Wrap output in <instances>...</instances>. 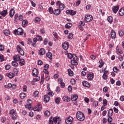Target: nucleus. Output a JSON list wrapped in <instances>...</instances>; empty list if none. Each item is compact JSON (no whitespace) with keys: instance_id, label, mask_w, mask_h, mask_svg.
Wrapping results in <instances>:
<instances>
[{"instance_id":"obj_38","label":"nucleus","mask_w":124,"mask_h":124,"mask_svg":"<svg viewBox=\"0 0 124 124\" xmlns=\"http://www.w3.org/2000/svg\"><path fill=\"white\" fill-rule=\"evenodd\" d=\"M20 97L22 99H23V98H25V97H26V93H21L20 94Z\"/></svg>"},{"instance_id":"obj_3","label":"nucleus","mask_w":124,"mask_h":124,"mask_svg":"<svg viewBox=\"0 0 124 124\" xmlns=\"http://www.w3.org/2000/svg\"><path fill=\"white\" fill-rule=\"evenodd\" d=\"M10 114L13 120L16 119V118H17V115L16 114V112H15V110L13 109L11 110H10Z\"/></svg>"},{"instance_id":"obj_43","label":"nucleus","mask_w":124,"mask_h":124,"mask_svg":"<svg viewBox=\"0 0 124 124\" xmlns=\"http://www.w3.org/2000/svg\"><path fill=\"white\" fill-rule=\"evenodd\" d=\"M0 60L1 62L4 61V57H3V55H2L1 54H0Z\"/></svg>"},{"instance_id":"obj_12","label":"nucleus","mask_w":124,"mask_h":124,"mask_svg":"<svg viewBox=\"0 0 124 124\" xmlns=\"http://www.w3.org/2000/svg\"><path fill=\"white\" fill-rule=\"evenodd\" d=\"M62 47L64 50H67V49H68V47H69L68 43H63L62 45Z\"/></svg>"},{"instance_id":"obj_45","label":"nucleus","mask_w":124,"mask_h":124,"mask_svg":"<svg viewBox=\"0 0 124 124\" xmlns=\"http://www.w3.org/2000/svg\"><path fill=\"white\" fill-rule=\"evenodd\" d=\"M70 82L71 85H75L76 84V80L75 79H72Z\"/></svg>"},{"instance_id":"obj_7","label":"nucleus","mask_w":124,"mask_h":124,"mask_svg":"<svg viewBox=\"0 0 124 124\" xmlns=\"http://www.w3.org/2000/svg\"><path fill=\"white\" fill-rule=\"evenodd\" d=\"M73 122V118L72 117L70 116L66 118L65 120V123L67 124H72Z\"/></svg>"},{"instance_id":"obj_33","label":"nucleus","mask_w":124,"mask_h":124,"mask_svg":"<svg viewBox=\"0 0 124 124\" xmlns=\"http://www.w3.org/2000/svg\"><path fill=\"white\" fill-rule=\"evenodd\" d=\"M25 107L27 109H29L30 111H31V110H32V107L31 105L27 104V105H25Z\"/></svg>"},{"instance_id":"obj_56","label":"nucleus","mask_w":124,"mask_h":124,"mask_svg":"<svg viewBox=\"0 0 124 124\" xmlns=\"http://www.w3.org/2000/svg\"><path fill=\"white\" fill-rule=\"evenodd\" d=\"M39 93V92L38 91H36L34 92V96L36 97L37 95H38V94Z\"/></svg>"},{"instance_id":"obj_32","label":"nucleus","mask_w":124,"mask_h":124,"mask_svg":"<svg viewBox=\"0 0 124 124\" xmlns=\"http://www.w3.org/2000/svg\"><path fill=\"white\" fill-rule=\"evenodd\" d=\"M16 62V61H14L12 62V64L13 66H14L15 67H17V66H18V63Z\"/></svg>"},{"instance_id":"obj_15","label":"nucleus","mask_w":124,"mask_h":124,"mask_svg":"<svg viewBox=\"0 0 124 124\" xmlns=\"http://www.w3.org/2000/svg\"><path fill=\"white\" fill-rule=\"evenodd\" d=\"M32 73H33V76H34L35 77L37 76L38 75V70L36 68H34L32 70Z\"/></svg>"},{"instance_id":"obj_4","label":"nucleus","mask_w":124,"mask_h":124,"mask_svg":"<svg viewBox=\"0 0 124 124\" xmlns=\"http://www.w3.org/2000/svg\"><path fill=\"white\" fill-rule=\"evenodd\" d=\"M14 33L17 35H23V29L21 28H18L17 30H16L14 31Z\"/></svg>"},{"instance_id":"obj_23","label":"nucleus","mask_w":124,"mask_h":124,"mask_svg":"<svg viewBox=\"0 0 124 124\" xmlns=\"http://www.w3.org/2000/svg\"><path fill=\"white\" fill-rule=\"evenodd\" d=\"M3 33L6 36H8L10 34V31L8 30H4L3 31Z\"/></svg>"},{"instance_id":"obj_22","label":"nucleus","mask_w":124,"mask_h":124,"mask_svg":"<svg viewBox=\"0 0 124 124\" xmlns=\"http://www.w3.org/2000/svg\"><path fill=\"white\" fill-rule=\"evenodd\" d=\"M113 112H114V111L113 110V109L112 108L109 109L108 112V117H111V116H113Z\"/></svg>"},{"instance_id":"obj_19","label":"nucleus","mask_w":124,"mask_h":124,"mask_svg":"<svg viewBox=\"0 0 124 124\" xmlns=\"http://www.w3.org/2000/svg\"><path fill=\"white\" fill-rule=\"evenodd\" d=\"M45 54V49L43 48H42L39 50V55L40 56H43Z\"/></svg>"},{"instance_id":"obj_49","label":"nucleus","mask_w":124,"mask_h":124,"mask_svg":"<svg viewBox=\"0 0 124 124\" xmlns=\"http://www.w3.org/2000/svg\"><path fill=\"white\" fill-rule=\"evenodd\" d=\"M104 106H107V103H108V102L107 101V100L104 99L103 101Z\"/></svg>"},{"instance_id":"obj_57","label":"nucleus","mask_w":124,"mask_h":124,"mask_svg":"<svg viewBox=\"0 0 124 124\" xmlns=\"http://www.w3.org/2000/svg\"><path fill=\"white\" fill-rule=\"evenodd\" d=\"M113 71L114 72H118L119 71V69H118L116 67H114L113 68Z\"/></svg>"},{"instance_id":"obj_64","label":"nucleus","mask_w":124,"mask_h":124,"mask_svg":"<svg viewBox=\"0 0 124 124\" xmlns=\"http://www.w3.org/2000/svg\"><path fill=\"white\" fill-rule=\"evenodd\" d=\"M4 50V46L2 45H0V51H3Z\"/></svg>"},{"instance_id":"obj_21","label":"nucleus","mask_w":124,"mask_h":124,"mask_svg":"<svg viewBox=\"0 0 124 124\" xmlns=\"http://www.w3.org/2000/svg\"><path fill=\"white\" fill-rule=\"evenodd\" d=\"M58 82L61 84V88H64V83L62 81V79H58Z\"/></svg>"},{"instance_id":"obj_54","label":"nucleus","mask_w":124,"mask_h":124,"mask_svg":"<svg viewBox=\"0 0 124 124\" xmlns=\"http://www.w3.org/2000/svg\"><path fill=\"white\" fill-rule=\"evenodd\" d=\"M43 64V62L41 60H38V65H42Z\"/></svg>"},{"instance_id":"obj_50","label":"nucleus","mask_w":124,"mask_h":124,"mask_svg":"<svg viewBox=\"0 0 124 124\" xmlns=\"http://www.w3.org/2000/svg\"><path fill=\"white\" fill-rule=\"evenodd\" d=\"M36 38L37 40H38V41H41V40H42V37L39 35H37Z\"/></svg>"},{"instance_id":"obj_10","label":"nucleus","mask_w":124,"mask_h":124,"mask_svg":"<svg viewBox=\"0 0 124 124\" xmlns=\"http://www.w3.org/2000/svg\"><path fill=\"white\" fill-rule=\"evenodd\" d=\"M119 8H120V7L119 6V5L114 6L112 7V11H113V13L116 14V13H117L118 12Z\"/></svg>"},{"instance_id":"obj_39","label":"nucleus","mask_w":124,"mask_h":124,"mask_svg":"<svg viewBox=\"0 0 124 124\" xmlns=\"http://www.w3.org/2000/svg\"><path fill=\"white\" fill-rule=\"evenodd\" d=\"M45 115L46 117H49V116H50L51 115V113H50V111H49L48 110H46L45 112Z\"/></svg>"},{"instance_id":"obj_29","label":"nucleus","mask_w":124,"mask_h":124,"mask_svg":"<svg viewBox=\"0 0 124 124\" xmlns=\"http://www.w3.org/2000/svg\"><path fill=\"white\" fill-rule=\"evenodd\" d=\"M19 63L21 66H23V65H25V60L21 59H19Z\"/></svg>"},{"instance_id":"obj_6","label":"nucleus","mask_w":124,"mask_h":124,"mask_svg":"<svg viewBox=\"0 0 124 124\" xmlns=\"http://www.w3.org/2000/svg\"><path fill=\"white\" fill-rule=\"evenodd\" d=\"M57 6H59L60 10H63L64 9V4L62 3L61 1H58L56 3Z\"/></svg>"},{"instance_id":"obj_27","label":"nucleus","mask_w":124,"mask_h":124,"mask_svg":"<svg viewBox=\"0 0 124 124\" xmlns=\"http://www.w3.org/2000/svg\"><path fill=\"white\" fill-rule=\"evenodd\" d=\"M111 36L112 39H115L116 38V32L114 31H112L111 32Z\"/></svg>"},{"instance_id":"obj_5","label":"nucleus","mask_w":124,"mask_h":124,"mask_svg":"<svg viewBox=\"0 0 124 124\" xmlns=\"http://www.w3.org/2000/svg\"><path fill=\"white\" fill-rule=\"evenodd\" d=\"M16 49H17V51L18 52V53L20 54L21 56H24V55H25V52L24 51L23 49L21 48V46H20L19 45L17 46Z\"/></svg>"},{"instance_id":"obj_11","label":"nucleus","mask_w":124,"mask_h":124,"mask_svg":"<svg viewBox=\"0 0 124 124\" xmlns=\"http://www.w3.org/2000/svg\"><path fill=\"white\" fill-rule=\"evenodd\" d=\"M62 121L60 119V117L56 116L54 118V123L55 124H61Z\"/></svg>"},{"instance_id":"obj_53","label":"nucleus","mask_w":124,"mask_h":124,"mask_svg":"<svg viewBox=\"0 0 124 124\" xmlns=\"http://www.w3.org/2000/svg\"><path fill=\"white\" fill-rule=\"evenodd\" d=\"M118 59L121 62H123L124 61V57H123L122 55L119 56Z\"/></svg>"},{"instance_id":"obj_30","label":"nucleus","mask_w":124,"mask_h":124,"mask_svg":"<svg viewBox=\"0 0 124 124\" xmlns=\"http://www.w3.org/2000/svg\"><path fill=\"white\" fill-rule=\"evenodd\" d=\"M119 15H120V16H123L124 15V10L123 8L120 9Z\"/></svg>"},{"instance_id":"obj_41","label":"nucleus","mask_w":124,"mask_h":124,"mask_svg":"<svg viewBox=\"0 0 124 124\" xmlns=\"http://www.w3.org/2000/svg\"><path fill=\"white\" fill-rule=\"evenodd\" d=\"M71 63L73 65H77L78 64V63L76 62V61H74L73 59L71 61Z\"/></svg>"},{"instance_id":"obj_51","label":"nucleus","mask_w":124,"mask_h":124,"mask_svg":"<svg viewBox=\"0 0 124 124\" xmlns=\"http://www.w3.org/2000/svg\"><path fill=\"white\" fill-rule=\"evenodd\" d=\"M93 106L94 107H96L98 106V101H94L93 102Z\"/></svg>"},{"instance_id":"obj_13","label":"nucleus","mask_w":124,"mask_h":124,"mask_svg":"<svg viewBox=\"0 0 124 124\" xmlns=\"http://www.w3.org/2000/svg\"><path fill=\"white\" fill-rule=\"evenodd\" d=\"M62 100L65 102H69L70 101V97H68V96H64L62 97Z\"/></svg>"},{"instance_id":"obj_9","label":"nucleus","mask_w":124,"mask_h":124,"mask_svg":"<svg viewBox=\"0 0 124 124\" xmlns=\"http://www.w3.org/2000/svg\"><path fill=\"white\" fill-rule=\"evenodd\" d=\"M33 110L34 111H37V112H39V111H41V110H42V106L39 104L37 107H35Z\"/></svg>"},{"instance_id":"obj_47","label":"nucleus","mask_w":124,"mask_h":124,"mask_svg":"<svg viewBox=\"0 0 124 124\" xmlns=\"http://www.w3.org/2000/svg\"><path fill=\"white\" fill-rule=\"evenodd\" d=\"M68 39H72L73 38V34L70 33L68 36Z\"/></svg>"},{"instance_id":"obj_18","label":"nucleus","mask_w":124,"mask_h":124,"mask_svg":"<svg viewBox=\"0 0 124 124\" xmlns=\"http://www.w3.org/2000/svg\"><path fill=\"white\" fill-rule=\"evenodd\" d=\"M14 14H15V10H14V9H12L10 11V16L12 18V17H13V16H14Z\"/></svg>"},{"instance_id":"obj_58","label":"nucleus","mask_w":124,"mask_h":124,"mask_svg":"<svg viewBox=\"0 0 124 124\" xmlns=\"http://www.w3.org/2000/svg\"><path fill=\"white\" fill-rule=\"evenodd\" d=\"M112 121H113V118H112V117H108V123H111L112 122Z\"/></svg>"},{"instance_id":"obj_40","label":"nucleus","mask_w":124,"mask_h":124,"mask_svg":"<svg viewBox=\"0 0 124 124\" xmlns=\"http://www.w3.org/2000/svg\"><path fill=\"white\" fill-rule=\"evenodd\" d=\"M72 26V25L71 24V23H67L65 25V28L66 29H70V28H71V26Z\"/></svg>"},{"instance_id":"obj_59","label":"nucleus","mask_w":124,"mask_h":124,"mask_svg":"<svg viewBox=\"0 0 124 124\" xmlns=\"http://www.w3.org/2000/svg\"><path fill=\"white\" fill-rule=\"evenodd\" d=\"M103 91L104 93H107V92H108V88H107V87H105L103 88Z\"/></svg>"},{"instance_id":"obj_52","label":"nucleus","mask_w":124,"mask_h":124,"mask_svg":"<svg viewBox=\"0 0 124 124\" xmlns=\"http://www.w3.org/2000/svg\"><path fill=\"white\" fill-rule=\"evenodd\" d=\"M5 88H7V89H10L12 87V84L11 83L8 84L7 86L5 85Z\"/></svg>"},{"instance_id":"obj_63","label":"nucleus","mask_w":124,"mask_h":124,"mask_svg":"<svg viewBox=\"0 0 124 124\" xmlns=\"http://www.w3.org/2000/svg\"><path fill=\"white\" fill-rule=\"evenodd\" d=\"M10 65H6L5 66V69H6V70H9V69H10Z\"/></svg>"},{"instance_id":"obj_34","label":"nucleus","mask_w":124,"mask_h":124,"mask_svg":"<svg viewBox=\"0 0 124 124\" xmlns=\"http://www.w3.org/2000/svg\"><path fill=\"white\" fill-rule=\"evenodd\" d=\"M46 57H47V58H48V59H50V60L52 59V53H50V52L47 53Z\"/></svg>"},{"instance_id":"obj_20","label":"nucleus","mask_w":124,"mask_h":124,"mask_svg":"<svg viewBox=\"0 0 124 124\" xmlns=\"http://www.w3.org/2000/svg\"><path fill=\"white\" fill-rule=\"evenodd\" d=\"M61 12H62L60 10L57 9H55V12H54V14L56 16H58V15H60V14H61Z\"/></svg>"},{"instance_id":"obj_26","label":"nucleus","mask_w":124,"mask_h":124,"mask_svg":"<svg viewBox=\"0 0 124 124\" xmlns=\"http://www.w3.org/2000/svg\"><path fill=\"white\" fill-rule=\"evenodd\" d=\"M93 78V74H90L87 75V78L88 80H92Z\"/></svg>"},{"instance_id":"obj_37","label":"nucleus","mask_w":124,"mask_h":124,"mask_svg":"<svg viewBox=\"0 0 124 124\" xmlns=\"http://www.w3.org/2000/svg\"><path fill=\"white\" fill-rule=\"evenodd\" d=\"M68 74H69V76L72 77L74 74L73 71H72L71 69H68Z\"/></svg>"},{"instance_id":"obj_24","label":"nucleus","mask_w":124,"mask_h":124,"mask_svg":"<svg viewBox=\"0 0 124 124\" xmlns=\"http://www.w3.org/2000/svg\"><path fill=\"white\" fill-rule=\"evenodd\" d=\"M78 99V96L76 95H74L71 97V100L72 101H76Z\"/></svg>"},{"instance_id":"obj_25","label":"nucleus","mask_w":124,"mask_h":124,"mask_svg":"<svg viewBox=\"0 0 124 124\" xmlns=\"http://www.w3.org/2000/svg\"><path fill=\"white\" fill-rule=\"evenodd\" d=\"M7 76L10 78V79H12V78H14V76L15 75L12 73H9V74H7Z\"/></svg>"},{"instance_id":"obj_60","label":"nucleus","mask_w":124,"mask_h":124,"mask_svg":"<svg viewBox=\"0 0 124 124\" xmlns=\"http://www.w3.org/2000/svg\"><path fill=\"white\" fill-rule=\"evenodd\" d=\"M40 79V78H35L33 79V81L34 82H38V81H39Z\"/></svg>"},{"instance_id":"obj_55","label":"nucleus","mask_w":124,"mask_h":124,"mask_svg":"<svg viewBox=\"0 0 124 124\" xmlns=\"http://www.w3.org/2000/svg\"><path fill=\"white\" fill-rule=\"evenodd\" d=\"M84 101L86 102V103H89V102L90 101V99H89V98L85 97L84 98Z\"/></svg>"},{"instance_id":"obj_14","label":"nucleus","mask_w":124,"mask_h":124,"mask_svg":"<svg viewBox=\"0 0 124 124\" xmlns=\"http://www.w3.org/2000/svg\"><path fill=\"white\" fill-rule=\"evenodd\" d=\"M82 85L84 87H86L87 88H90V87H91V85H90L89 82H88V81H83L82 82Z\"/></svg>"},{"instance_id":"obj_8","label":"nucleus","mask_w":124,"mask_h":124,"mask_svg":"<svg viewBox=\"0 0 124 124\" xmlns=\"http://www.w3.org/2000/svg\"><path fill=\"white\" fill-rule=\"evenodd\" d=\"M93 16L91 15H86L85 16V20L86 22L89 23V22H91V21H93Z\"/></svg>"},{"instance_id":"obj_2","label":"nucleus","mask_w":124,"mask_h":124,"mask_svg":"<svg viewBox=\"0 0 124 124\" xmlns=\"http://www.w3.org/2000/svg\"><path fill=\"white\" fill-rule=\"evenodd\" d=\"M67 57L70 59H73V61H77L78 59V57L75 54L68 53L67 54Z\"/></svg>"},{"instance_id":"obj_16","label":"nucleus","mask_w":124,"mask_h":124,"mask_svg":"<svg viewBox=\"0 0 124 124\" xmlns=\"http://www.w3.org/2000/svg\"><path fill=\"white\" fill-rule=\"evenodd\" d=\"M13 60L15 62H19V61L20 60V55H16V56H13Z\"/></svg>"},{"instance_id":"obj_61","label":"nucleus","mask_w":124,"mask_h":124,"mask_svg":"<svg viewBox=\"0 0 124 124\" xmlns=\"http://www.w3.org/2000/svg\"><path fill=\"white\" fill-rule=\"evenodd\" d=\"M40 18L38 17H36L35 19V21L36 22H37L38 23H39V22L40 21Z\"/></svg>"},{"instance_id":"obj_46","label":"nucleus","mask_w":124,"mask_h":124,"mask_svg":"<svg viewBox=\"0 0 124 124\" xmlns=\"http://www.w3.org/2000/svg\"><path fill=\"white\" fill-rule=\"evenodd\" d=\"M55 103H56V104H59V103H60V101H61V98H56L55 99Z\"/></svg>"},{"instance_id":"obj_35","label":"nucleus","mask_w":124,"mask_h":124,"mask_svg":"<svg viewBox=\"0 0 124 124\" xmlns=\"http://www.w3.org/2000/svg\"><path fill=\"white\" fill-rule=\"evenodd\" d=\"M18 69H17V68H14V70H13V74L16 76L17 75H18Z\"/></svg>"},{"instance_id":"obj_44","label":"nucleus","mask_w":124,"mask_h":124,"mask_svg":"<svg viewBox=\"0 0 124 124\" xmlns=\"http://www.w3.org/2000/svg\"><path fill=\"white\" fill-rule=\"evenodd\" d=\"M77 12L76 11L71 10V12L70 13V15H71L72 16H73L74 15H75Z\"/></svg>"},{"instance_id":"obj_36","label":"nucleus","mask_w":124,"mask_h":124,"mask_svg":"<svg viewBox=\"0 0 124 124\" xmlns=\"http://www.w3.org/2000/svg\"><path fill=\"white\" fill-rule=\"evenodd\" d=\"M53 122H54V117H51L49 119V122H48V124H53Z\"/></svg>"},{"instance_id":"obj_1","label":"nucleus","mask_w":124,"mask_h":124,"mask_svg":"<svg viewBox=\"0 0 124 124\" xmlns=\"http://www.w3.org/2000/svg\"><path fill=\"white\" fill-rule=\"evenodd\" d=\"M77 118L78 121H80L81 122H83L85 120V115L84 113L81 111H78L76 114Z\"/></svg>"},{"instance_id":"obj_62","label":"nucleus","mask_w":124,"mask_h":124,"mask_svg":"<svg viewBox=\"0 0 124 124\" xmlns=\"http://www.w3.org/2000/svg\"><path fill=\"white\" fill-rule=\"evenodd\" d=\"M48 11L50 14H52L53 13V10H52V7H50L48 8Z\"/></svg>"},{"instance_id":"obj_17","label":"nucleus","mask_w":124,"mask_h":124,"mask_svg":"<svg viewBox=\"0 0 124 124\" xmlns=\"http://www.w3.org/2000/svg\"><path fill=\"white\" fill-rule=\"evenodd\" d=\"M44 100L45 102H48V101L50 100V97L48 95H45L44 96Z\"/></svg>"},{"instance_id":"obj_48","label":"nucleus","mask_w":124,"mask_h":124,"mask_svg":"<svg viewBox=\"0 0 124 124\" xmlns=\"http://www.w3.org/2000/svg\"><path fill=\"white\" fill-rule=\"evenodd\" d=\"M119 34L120 36H123V35L124 34V31L122 30L120 31H119Z\"/></svg>"},{"instance_id":"obj_31","label":"nucleus","mask_w":124,"mask_h":124,"mask_svg":"<svg viewBox=\"0 0 124 124\" xmlns=\"http://www.w3.org/2000/svg\"><path fill=\"white\" fill-rule=\"evenodd\" d=\"M27 24H28V20L26 19L23 20L22 23V27L25 28L26 26V25H27Z\"/></svg>"},{"instance_id":"obj_28","label":"nucleus","mask_w":124,"mask_h":124,"mask_svg":"<svg viewBox=\"0 0 124 124\" xmlns=\"http://www.w3.org/2000/svg\"><path fill=\"white\" fill-rule=\"evenodd\" d=\"M2 14V16L3 17H5V16L7 15V10H3L1 13Z\"/></svg>"},{"instance_id":"obj_42","label":"nucleus","mask_w":124,"mask_h":124,"mask_svg":"<svg viewBox=\"0 0 124 124\" xmlns=\"http://www.w3.org/2000/svg\"><path fill=\"white\" fill-rule=\"evenodd\" d=\"M108 21L109 22V23H112L113 21V17L112 16H109L108 17Z\"/></svg>"}]
</instances>
